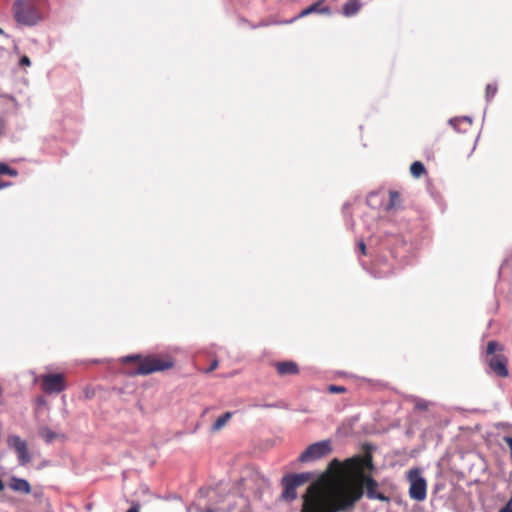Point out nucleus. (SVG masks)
I'll return each instance as SVG.
<instances>
[{"mask_svg":"<svg viewBox=\"0 0 512 512\" xmlns=\"http://www.w3.org/2000/svg\"><path fill=\"white\" fill-rule=\"evenodd\" d=\"M363 494L362 487L351 486L330 499L318 496L307 497L301 512H350Z\"/></svg>","mask_w":512,"mask_h":512,"instance_id":"nucleus-1","label":"nucleus"},{"mask_svg":"<svg viewBox=\"0 0 512 512\" xmlns=\"http://www.w3.org/2000/svg\"><path fill=\"white\" fill-rule=\"evenodd\" d=\"M123 363L140 361L135 371L131 372L132 375H149L154 372L165 371L174 366V361L171 358L159 359L154 356L142 357L141 354H130L122 357Z\"/></svg>","mask_w":512,"mask_h":512,"instance_id":"nucleus-2","label":"nucleus"},{"mask_svg":"<svg viewBox=\"0 0 512 512\" xmlns=\"http://www.w3.org/2000/svg\"><path fill=\"white\" fill-rule=\"evenodd\" d=\"M12 10L14 19L21 25L32 27L42 20L36 0H16Z\"/></svg>","mask_w":512,"mask_h":512,"instance_id":"nucleus-3","label":"nucleus"},{"mask_svg":"<svg viewBox=\"0 0 512 512\" xmlns=\"http://www.w3.org/2000/svg\"><path fill=\"white\" fill-rule=\"evenodd\" d=\"M332 451L331 440L326 439L310 444L299 456L302 463L318 460Z\"/></svg>","mask_w":512,"mask_h":512,"instance_id":"nucleus-4","label":"nucleus"},{"mask_svg":"<svg viewBox=\"0 0 512 512\" xmlns=\"http://www.w3.org/2000/svg\"><path fill=\"white\" fill-rule=\"evenodd\" d=\"M42 388L46 393H60L65 389L63 376L61 374L43 375Z\"/></svg>","mask_w":512,"mask_h":512,"instance_id":"nucleus-5","label":"nucleus"},{"mask_svg":"<svg viewBox=\"0 0 512 512\" xmlns=\"http://www.w3.org/2000/svg\"><path fill=\"white\" fill-rule=\"evenodd\" d=\"M323 2H324L323 0H318V1L314 2L313 4H311L310 6H308L307 8L303 9L297 16H295L289 20L279 22V23L280 24H291L294 21H296L300 18L306 17L312 13L331 15V9L328 6H324Z\"/></svg>","mask_w":512,"mask_h":512,"instance_id":"nucleus-6","label":"nucleus"},{"mask_svg":"<svg viewBox=\"0 0 512 512\" xmlns=\"http://www.w3.org/2000/svg\"><path fill=\"white\" fill-rule=\"evenodd\" d=\"M366 204L373 210H383L386 205V193L383 188L372 190L367 194Z\"/></svg>","mask_w":512,"mask_h":512,"instance_id":"nucleus-7","label":"nucleus"},{"mask_svg":"<svg viewBox=\"0 0 512 512\" xmlns=\"http://www.w3.org/2000/svg\"><path fill=\"white\" fill-rule=\"evenodd\" d=\"M489 367L500 377L508 376V369L506 367V359L502 355H493L487 360Z\"/></svg>","mask_w":512,"mask_h":512,"instance_id":"nucleus-8","label":"nucleus"},{"mask_svg":"<svg viewBox=\"0 0 512 512\" xmlns=\"http://www.w3.org/2000/svg\"><path fill=\"white\" fill-rule=\"evenodd\" d=\"M389 200L384 206V211L387 213L397 212L403 209V200L401 194L396 190H390L388 192Z\"/></svg>","mask_w":512,"mask_h":512,"instance_id":"nucleus-9","label":"nucleus"},{"mask_svg":"<svg viewBox=\"0 0 512 512\" xmlns=\"http://www.w3.org/2000/svg\"><path fill=\"white\" fill-rule=\"evenodd\" d=\"M364 482L366 486V496L369 499H376L380 501H387L388 498L381 492H377L378 483L371 476H365Z\"/></svg>","mask_w":512,"mask_h":512,"instance_id":"nucleus-10","label":"nucleus"},{"mask_svg":"<svg viewBox=\"0 0 512 512\" xmlns=\"http://www.w3.org/2000/svg\"><path fill=\"white\" fill-rule=\"evenodd\" d=\"M282 485H283V491H282V499L293 501L297 497L296 493V484L291 480V478L288 475H285L282 478Z\"/></svg>","mask_w":512,"mask_h":512,"instance_id":"nucleus-11","label":"nucleus"},{"mask_svg":"<svg viewBox=\"0 0 512 512\" xmlns=\"http://www.w3.org/2000/svg\"><path fill=\"white\" fill-rule=\"evenodd\" d=\"M276 370L279 375H295L299 372V367L294 361H282L276 363Z\"/></svg>","mask_w":512,"mask_h":512,"instance_id":"nucleus-12","label":"nucleus"},{"mask_svg":"<svg viewBox=\"0 0 512 512\" xmlns=\"http://www.w3.org/2000/svg\"><path fill=\"white\" fill-rule=\"evenodd\" d=\"M9 487L15 491L23 494H29L31 492L30 483L23 478H18L16 476H12L10 479Z\"/></svg>","mask_w":512,"mask_h":512,"instance_id":"nucleus-13","label":"nucleus"},{"mask_svg":"<svg viewBox=\"0 0 512 512\" xmlns=\"http://www.w3.org/2000/svg\"><path fill=\"white\" fill-rule=\"evenodd\" d=\"M361 7L360 0H348L342 7V14L345 17H353L360 11Z\"/></svg>","mask_w":512,"mask_h":512,"instance_id":"nucleus-14","label":"nucleus"},{"mask_svg":"<svg viewBox=\"0 0 512 512\" xmlns=\"http://www.w3.org/2000/svg\"><path fill=\"white\" fill-rule=\"evenodd\" d=\"M355 461V466L360 470H372L373 462L372 457L370 455L366 456H357L353 459Z\"/></svg>","mask_w":512,"mask_h":512,"instance_id":"nucleus-15","label":"nucleus"},{"mask_svg":"<svg viewBox=\"0 0 512 512\" xmlns=\"http://www.w3.org/2000/svg\"><path fill=\"white\" fill-rule=\"evenodd\" d=\"M407 478L410 483L409 495L412 499L416 500V466L409 469Z\"/></svg>","mask_w":512,"mask_h":512,"instance_id":"nucleus-16","label":"nucleus"},{"mask_svg":"<svg viewBox=\"0 0 512 512\" xmlns=\"http://www.w3.org/2000/svg\"><path fill=\"white\" fill-rule=\"evenodd\" d=\"M232 415H233L232 412H226L222 416L217 418V420L214 422V424L211 427V431L216 432V431L220 430L222 427H224L225 424L227 423V421L232 417Z\"/></svg>","mask_w":512,"mask_h":512,"instance_id":"nucleus-17","label":"nucleus"},{"mask_svg":"<svg viewBox=\"0 0 512 512\" xmlns=\"http://www.w3.org/2000/svg\"><path fill=\"white\" fill-rule=\"evenodd\" d=\"M291 480L296 484V486H300L307 482L311 478V473L303 472L299 474H287Z\"/></svg>","mask_w":512,"mask_h":512,"instance_id":"nucleus-18","label":"nucleus"},{"mask_svg":"<svg viewBox=\"0 0 512 512\" xmlns=\"http://www.w3.org/2000/svg\"><path fill=\"white\" fill-rule=\"evenodd\" d=\"M467 123L468 125H471L472 124V119L469 117V116H463V117H455V118H451L449 120V124L451 126H453V128L457 131H461L459 125L461 123Z\"/></svg>","mask_w":512,"mask_h":512,"instance_id":"nucleus-19","label":"nucleus"},{"mask_svg":"<svg viewBox=\"0 0 512 512\" xmlns=\"http://www.w3.org/2000/svg\"><path fill=\"white\" fill-rule=\"evenodd\" d=\"M16 453L18 457V462L21 466H24L31 461V455L28 452L27 446L22 449H19V451H17Z\"/></svg>","mask_w":512,"mask_h":512,"instance_id":"nucleus-20","label":"nucleus"},{"mask_svg":"<svg viewBox=\"0 0 512 512\" xmlns=\"http://www.w3.org/2000/svg\"><path fill=\"white\" fill-rule=\"evenodd\" d=\"M8 443L16 452L27 446L26 442L16 435L9 437Z\"/></svg>","mask_w":512,"mask_h":512,"instance_id":"nucleus-21","label":"nucleus"},{"mask_svg":"<svg viewBox=\"0 0 512 512\" xmlns=\"http://www.w3.org/2000/svg\"><path fill=\"white\" fill-rule=\"evenodd\" d=\"M39 435L45 440L46 443H51L56 438V433L48 427H41Z\"/></svg>","mask_w":512,"mask_h":512,"instance_id":"nucleus-22","label":"nucleus"},{"mask_svg":"<svg viewBox=\"0 0 512 512\" xmlns=\"http://www.w3.org/2000/svg\"><path fill=\"white\" fill-rule=\"evenodd\" d=\"M252 406L255 407V408L288 409V405L284 401H277V402H274V403H264V404L255 403Z\"/></svg>","mask_w":512,"mask_h":512,"instance_id":"nucleus-23","label":"nucleus"},{"mask_svg":"<svg viewBox=\"0 0 512 512\" xmlns=\"http://www.w3.org/2000/svg\"><path fill=\"white\" fill-rule=\"evenodd\" d=\"M426 481L418 475V501H422L426 497Z\"/></svg>","mask_w":512,"mask_h":512,"instance_id":"nucleus-24","label":"nucleus"},{"mask_svg":"<svg viewBox=\"0 0 512 512\" xmlns=\"http://www.w3.org/2000/svg\"><path fill=\"white\" fill-rule=\"evenodd\" d=\"M497 93V85L490 83L486 86L485 98L487 102H490Z\"/></svg>","mask_w":512,"mask_h":512,"instance_id":"nucleus-25","label":"nucleus"},{"mask_svg":"<svg viewBox=\"0 0 512 512\" xmlns=\"http://www.w3.org/2000/svg\"><path fill=\"white\" fill-rule=\"evenodd\" d=\"M0 174H6L11 177H15L18 175L17 170L11 168L8 164L0 162Z\"/></svg>","mask_w":512,"mask_h":512,"instance_id":"nucleus-26","label":"nucleus"},{"mask_svg":"<svg viewBox=\"0 0 512 512\" xmlns=\"http://www.w3.org/2000/svg\"><path fill=\"white\" fill-rule=\"evenodd\" d=\"M498 348H499V345L497 342H495V341L488 342L487 350H486L487 355H489V356L495 355V352Z\"/></svg>","mask_w":512,"mask_h":512,"instance_id":"nucleus-27","label":"nucleus"},{"mask_svg":"<svg viewBox=\"0 0 512 512\" xmlns=\"http://www.w3.org/2000/svg\"><path fill=\"white\" fill-rule=\"evenodd\" d=\"M328 391L330 393H344L346 392V388L344 386H338V385H329Z\"/></svg>","mask_w":512,"mask_h":512,"instance_id":"nucleus-28","label":"nucleus"},{"mask_svg":"<svg viewBox=\"0 0 512 512\" xmlns=\"http://www.w3.org/2000/svg\"><path fill=\"white\" fill-rule=\"evenodd\" d=\"M19 64L21 66H26V67H29L31 65V61H30V58L26 55L22 56L20 58V61H19Z\"/></svg>","mask_w":512,"mask_h":512,"instance_id":"nucleus-29","label":"nucleus"},{"mask_svg":"<svg viewBox=\"0 0 512 512\" xmlns=\"http://www.w3.org/2000/svg\"><path fill=\"white\" fill-rule=\"evenodd\" d=\"M358 248L360 250V253L362 255H367V248L363 240H359L358 242Z\"/></svg>","mask_w":512,"mask_h":512,"instance_id":"nucleus-30","label":"nucleus"},{"mask_svg":"<svg viewBox=\"0 0 512 512\" xmlns=\"http://www.w3.org/2000/svg\"><path fill=\"white\" fill-rule=\"evenodd\" d=\"M423 174H426L425 167L420 161H418V178L421 177Z\"/></svg>","mask_w":512,"mask_h":512,"instance_id":"nucleus-31","label":"nucleus"},{"mask_svg":"<svg viewBox=\"0 0 512 512\" xmlns=\"http://www.w3.org/2000/svg\"><path fill=\"white\" fill-rule=\"evenodd\" d=\"M409 170H410L411 175H412L414 178H416V170H417V167H416V160H415V161H413V162L411 163Z\"/></svg>","mask_w":512,"mask_h":512,"instance_id":"nucleus-32","label":"nucleus"},{"mask_svg":"<svg viewBox=\"0 0 512 512\" xmlns=\"http://www.w3.org/2000/svg\"><path fill=\"white\" fill-rule=\"evenodd\" d=\"M417 407H418V410L426 409L427 408V402L425 400L418 399Z\"/></svg>","mask_w":512,"mask_h":512,"instance_id":"nucleus-33","label":"nucleus"},{"mask_svg":"<svg viewBox=\"0 0 512 512\" xmlns=\"http://www.w3.org/2000/svg\"><path fill=\"white\" fill-rule=\"evenodd\" d=\"M499 512H512L511 503H507L503 508L499 510Z\"/></svg>","mask_w":512,"mask_h":512,"instance_id":"nucleus-34","label":"nucleus"},{"mask_svg":"<svg viewBox=\"0 0 512 512\" xmlns=\"http://www.w3.org/2000/svg\"><path fill=\"white\" fill-rule=\"evenodd\" d=\"M504 441L507 443L512 453V436H505Z\"/></svg>","mask_w":512,"mask_h":512,"instance_id":"nucleus-35","label":"nucleus"},{"mask_svg":"<svg viewBox=\"0 0 512 512\" xmlns=\"http://www.w3.org/2000/svg\"><path fill=\"white\" fill-rule=\"evenodd\" d=\"M11 186V182H4L2 180H0V190L6 188V187H9Z\"/></svg>","mask_w":512,"mask_h":512,"instance_id":"nucleus-36","label":"nucleus"},{"mask_svg":"<svg viewBox=\"0 0 512 512\" xmlns=\"http://www.w3.org/2000/svg\"><path fill=\"white\" fill-rule=\"evenodd\" d=\"M126 512H139V506L132 505Z\"/></svg>","mask_w":512,"mask_h":512,"instance_id":"nucleus-37","label":"nucleus"},{"mask_svg":"<svg viewBox=\"0 0 512 512\" xmlns=\"http://www.w3.org/2000/svg\"><path fill=\"white\" fill-rule=\"evenodd\" d=\"M349 206H350V205H349V203H345V204L343 205V213H344L345 217H347V216H348L347 211H348V209H349Z\"/></svg>","mask_w":512,"mask_h":512,"instance_id":"nucleus-38","label":"nucleus"},{"mask_svg":"<svg viewBox=\"0 0 512 512\" xmlns=\"http://www.w3.org/2000/svg\"><path fill=\"white\" fill-rule=\"evenodd\" d=\"M217 366H218V361H216V360H215V361H213V362L211 363L210 368L208 369V372H210V371H212V370L216 369V367H217Z\"/></svg>","mask_w":512,"mask_h":512,"instance_id":"nucleus-39","label":"nucleus"},{"mask_svg":"<svg viewBox=\"0 0 512 512\" xmlns=\"http://www.w3.org/2000/svg\"><path fill=\"white\" fill-rule=\"evenodd\" d=\"M5 488L4 482L0 479V492Z\"/></svg>","mask_w":512,"mask_h":512,"instance_id":"nucleus-40","label":"nucleus"},{"mask_svg":"<svg viewBox=\"0 0 512 512\" xmlns=\"http://www.w3.org/2000/svg\"><path fill=\"white\" fill-rule=\"evenodd\" d=\"M204 512H215V511L213 509H211V508H208Z\"/></svg>","mask_w":512,"mask_h":512,"instance_id":"nucleus-41","label":"nucleus"},{"mask_svg":"<svg viewBox=\"0 0 512 512\" xmlns=\"http://www.w3.org/2000/svg\"><path fill=\"white\" fill-rule=\"evenodd\" d=\"M0 34H4V31L0 28Z\"/></svg>","mask_w":512,"mask_h":512,"instance_id":"nucleus-42","label":"nucleus"}]
</instances>
